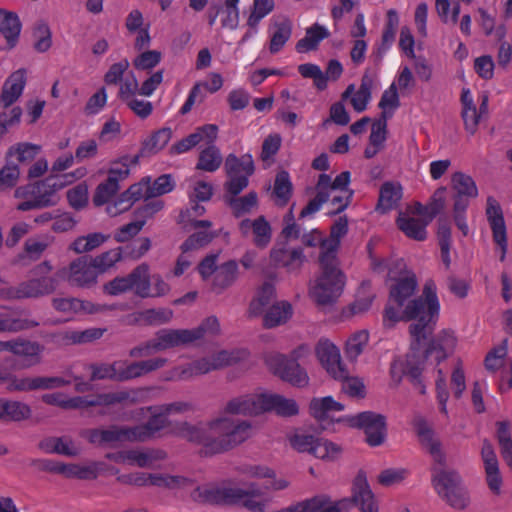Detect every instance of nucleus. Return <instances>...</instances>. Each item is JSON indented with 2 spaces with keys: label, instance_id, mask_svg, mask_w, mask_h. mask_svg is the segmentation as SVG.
<instances>
[{
  "label": "nucleus",
  "instance_id": "f257e3e1",
  "mask_svg": "<svg viewBox=\"0 0 512 512\" xmlns=\"http://www.w3.org/2000/svg\"><path fill=\"white\" fill-rule=\"evenodd\" d=\"M380 244V239H371L367 244V252L373 272L393 281L383 324L385 327H392L399 321L414 320L409 332L411 338L419 342L431 334L439 317L440 303L436 284L432 279L426 280L422 295L414 298L418 287L415 273L407 269L402 259L382 257L378 251Z\"/></svg>",
  "mask_w": 512,
  "mask_h": 512
},
{
  "label": "nucleus",
  "instance_id": "f03ea898",
  "mask_svg": "<svg viewBox=\"0 0 512 512\" xmlns=\"http://www.w3.org/2000/svg\"><path fill=\"white\" fill-rule=\"evenodd\" d=\"M264 414V392L242 394L229 399L221 413L202 425L179 423L174 430L178 436L202 446L205 454L228 451L244 443L253 434L252 423L234 415Z\"/></svg>",
  "mask_w": 512,
  "mask_h": 512
},
{
  "label": "nucleus",
  "instance_id": "7ed1b4c3",
  "mask_svg": "<svg viewBox=\"0 0 512 512\" xmlns=\"http://www.w3.org/2000/svg\"><path fill=\"white\" fill-rule=\"evenodd\" d=\"M414 428L421 445L433 459L432 485L437 494L455 509H464L469 504V496L462 486L459 474L445 467L447 456L442 442L422 418L414 420Z\"/></svg>",
  "mask_w": 512,
  "mask_h": 512
},
{
  "label": "nucleus",
  "instance_id": "20e7f679",
  "mask_svg": "<svg viewBox=\"0 0 512 512\" xmlns=\"http://www.w3.org/2000/svg\"><path fill=\"white\" fill-rule=\"evenodd\" d=\"M426 338L419 342L412 338L411 350L406 358L393 361L390 372L394 381L399 382L404 375L417 380L429 361L439 365L454 353L458 343L453 330L443 329L432 337L424 351H420L419 346Z\"/></svg>",
  "mask_w": 512,
  "mask_h": 512
},
{
  "label": "nucleus",
  "instance_id": "39448f33",
  "mask_svg": "<svg viewBox=\"0 0 512 512\" xmlns=\"http://www.w3.org/2000/svg\"><path fill=\"white\" fill-rule=\"evenodd\" d=\"M151 393L150 388H136L112 393L99 394L93 397H68L64 393H46L41 400L62 409H82L91 406H109L115 403H136L146 400Z\"/></svg>",
  "mask_w": 512,
  "mask_h": 512
},
{
  "label": "nucleus",
  "instance_id": "423d86ee",
  "mask_svg": "<svg viewBox=\"0 0 512 512\" xmlns=\"http://www.w3.org/2000/svg\"><path fill=\"white\" fill-rule=\"evenodd\" d=\"M320 273L310 283L309 296L320 306L334 304L342 295L346 276L339 267L337 259L319 256Z\"/></svg>",
  "mask_w": 512,
  "mask_h": 512
},
{
  "label": "nucleus",
  "instance_id": "0eeeda50",
  "mask_svg": "<svg viewBox=\"0 0 512 512\" xmlns=\"http://www.w3.org/2000/svg\"><path fill=\"white\" fill-rule=\"evenodd\" d=\"M310 353L311 347L304 343L294 348L290 356L275 351L266 352L263 361L275 376L292 386L303 388L309 384V376L298 361L307 358Z\"/></svg>",
  "mask_w": 512,
  "mask_h": 512
},
{
  "label": "nucleus",
  "instance_id": "6e6552de",
  "mask_svg": "<svg viewBox=\"0 0 512 512\" xmlns=\"http://www.w3.org/2000/svg\"><path fill=\"white\" fill-rule=\"evenodd\" d=\"M250 353L245 348L221 350L209 356L195 359L169 371L166 380H189L248 359Z\"/></svg>",
  "mask_w": 512,
  "mask_h": 512
},
{
  "label": "nucleus",
  "instance_id": "1a4fd4ad",
  "mask_svg": "<svg viewBox=\"0 0 512 512\" xmlns=\"http://www.w3.org/2000/svg\"><path fill=\"white\" fill-rule=\"evenodd\" d=\"M52 270V265L44 261L33 269L35 277L21 282L18 286L0 287V298L6 300L38 298L51 294L57 286L53 277L47 276Z\"/></svg>",
  "mask_w": 512,
  "mask_h": 512
},
{
  "label": "nucleus",
  "instance_id": "9d476101",
  "mask_svg": "<svg viewBox=\"0 0 512 512\" xmlns=\"http://www.w3.org/2000/svg\"><path fill=\"white\" fill-rule=\"evenodd\" d=\"M117 480L122 484L135 485V486H156L160 488H190V498L198 503H207L206 501H198L194 499V492L203 486L207 485H222L229 483L231 485H237L235 482L227 480L220 483H206L202 485H194L190 480L176 475L161 474V473H145V472H134L129 474L118 475ZM212 504L211 502H208ZM225 505L224 503H222Z\"/></svg>",
  "mask_w": 512,
  "mask_h": 512
},
{
  "label": "nucleus",
  "instance_id": "9b49d317",
  "mask_svg": "<svg viewBox=\"0 0 512 512\" xmlns=\"http://www.w3.org/2000/svg\"><path fill=\"white\" fill-rule=\"evenodd\" d=\"M350 179L349 171L341 172L334 179L325 173L319 175L315 192L319 193L325 203H330L331 213H340L350 204L353 197V191L349 188Z\"/></svg>",
  "mask_w": 512,
  "mask_h": 512
},
{
  "label": "nucleus",
  "instance_id": "f8f14e48",
  "mask_svg": "<svg viewBox=\"0 0 512 512\" xmlns=\"http://www.w3.org/2000/svg\"><path fill=\"white\" fill-rule=\"evenodd\" d=\"M350 179L349 171L341 172L334 179L325 173L319 175L315 192L319 193L325 203H330L331 213H340L350 204L353 197V191L349 188Z\"/></svg>",
  "mask_w": 512,
  "mask_h": 512
},
{
  "label": "nucleus",
  "instance_id": "ddd939ff",
  "mask_svg": "<svg viewBox=\"0 0 512 512\" xmlns=\"http://www.w3.org/2000/svg\"><path fill=\"white\" fill-rule=\"evenodd\" d=\"M71 383L63 377L21 376L0 369V384H5L9 393H25L36 390H53Z\"/></svg>",
  "mask_w": 512,
  "mask_h": 512
},
{
  "label": "nucleus",
  "instance_id": "4468645a",
  "mask_svg": "<svg viewBox=\"0 0 512 512\" xmlns=\"http://www.w3.org/2000/svg\"><path fill=\"white\" fill-rule=\"evenodd\" d=\"M434 214L426 206L416 203L400 212L397 218L398 228L410 239L424 241L427 237V226Z\"/></svg>",
  "mask_w": 512,
  "mask_h": 512
},
{
  "label": "nucleus",
  "instance_id": "2eb2a0df",
  "mask_svg": "<svg viewBox=\"0 0 512 512\" xmlns=\"http://www.w3.org/2000/svg\"><path fill=\"white\" fill-rule=\"evenodd\" d=\"M189 343H192V341L188 329H164L159 331L152 340L131 349L130 356L135 358L146 357L155 352Z\"/></svg>",
  "mask_w": 512,
  "mask_h": 512
},
{
  "label": "nucleus",
  "instance_id": "dca6fc26",
  "mask_svg": "<svg viewBox=\"0 0 512 512\" xmlns=\"http://www.w3.org/2000/svg\"><path fill=\"white\" fill-rule=\"evenodd\" d=\"M338 421H343V426L364 429L366 440L371 446H378L385 439L386 422L380 414L363 412L357 415H344Z\"/></svg>",
  "mask_w": 512,
  "mask_h": 512
},
{
  "label": "nucleus",
  "instance_id": "f3484780",
  "mask_svg": "<svg viewBox=\"0 0 512 512\" xmlns=\"http://www.w3.org/2000/svg\"><path fill=\"white\" fill-rule=\"evenodd\" d=\"M86 173L85 168H78L73 172L49 176L36 182L39 194L37 203L41 204L42 208L56 205L60 200L58 192L76 180L83 178Z\"/></svg>",
  "mask_w": 512,
  "mask_h": 512
},
{
  "label": "nucleus",
  "instance_id": "a211bd4d",
  "mask_svg": "<svg viewBox=\"0 0 512 512\" xmlns=\"http://www.w3.org/2000/svg\"><path fill=\"white\" fill-rule=\"evenodd\" d=\"M225 169L229 178L227 189L231 194L237 195L247 187L248 178L254 173L252 156L246 154L238 158L236 155L230 154L225 160Z\"/></svg>",
  "mask_w": 512,
  "mask_h": 512
},
{
  "label": "nucleus",
  "instance_id": "6ab92c4d",
  "mask_svg": "<svg viewBox=\"0 0 512 512\" xmlns=\"http://www.w3.org/2000/svg\"><path fill=\"white\" fill-rule=\"evenodd\" d=\"M58 276L72 286L90 288L97 283L99 275L91 259L82 256L72 261L68 267L59 270Z\"/></svg>",
  "mask_w": 512,
  "mask_h": 512
},
{
  "label": "nucleus",
  "instance_id": "aec40b11",
  "mask_svg": "<svg viewBox=\"0 0 512 512\" xmlns=\"http://www.w3.org/2000/svg\"><path fill=\"white\" fill-rule=\"evenodd\" d=\"M315 355L322 368L333 379L346 376V366L342 361L340 349L329 339H320L314 348Z\"/></svg>",
  "mask_w": 512,
  "mask_h": 512
},
{
  "label": "nucleus",
  "instance_id": "412c9836",
  "mask_svg": "<svg viewBox=\"0 0 512 512\" xmlns=\"http://www.w3.org/2000/svg\"><path fill=\"white\" fill-rule=\"evenodd\" d=\"M239 476L251 480H269L264 485L265 491L277 492L287 489L290 481L283 476H278L276 471L265 464H243L236 469Z\"/></svg>",
  "mask_w": 512,
  "mask_h": 512
},
{
  "label": "nucleus",
  "instance_id": "4be33fe9",
  "mask_svg": "<svg viewBox=\"0 0 512 512\" xmlns=\"http://www.w3.org/2000/svg\"><path fill=\"white\" fill-rule=\"evenodd\" d=\"M166 456V452L160 449H129L108 453L106 458L116 463L155 468Z\"/></svg>",
  "mask_w": 512,
  "mask_h": 512
},
{
  "label": "nucleus",
  "instance_id": "5701e85b",
  "mask_svg": "<svg viewBox=\"0 0 512 512\" xmlns=\"http://www.w3.org/2000/svg\"><path fill=\"white\" fill-rule=\"evenodd\" d=\"M310 413L320 423L324 430H329L331 425L342 424L338 421L342 416L337 417L336 413L344 410V405L332 396L314 398L310 402Z\"/></svg>",
  "mask_w": 512,
  "mask_h": 512
},
{
  "label": "nucleus",
  "instance_id": "b1692460",
  "mask_svg": "<svg viewBox=\"0 0 512 512\" xmlns=\"http://www.w3.org/2000/svg\"><path fill=\"white\" fill-rule=\"evenodd\" d=\"M480 100V107L477 108L470 89H462L460 98L462 105L461 116L464 121L466 131L472 135L477 131V127L482 116L487 113L488 96L483 94L481 95Z\"/></svg>",
  "mask_w": 512,
  "mask_h": 512
},
{
  "label": "nucleus",
  "instance_id": "393cba45",
  "mask_svg": "<svg viewBox=\"0 0 512 512\" xmlns=\"http://www.w3.org/2000/svg\"><path fill=\"white\" fill-rule=\"evenodd\" d=\"M486 216L493 233V240L500 248V260L504 261L507 252V233L502 209L497 200L487 198Z\"/></svg>",
  "mask_w": 512,
  "mask_h": 512
},
{
  "label": "nucleus",
  "instance_id": "a878e982",
  "mask_svg": "<svg viewBox=\"0 0 512 512\" xmlns=\"http://www.w3.org/2000/svg\"><path fill=\"white\" fill-rule=\"evenodd\" d=\"M352 501L360 512H379L378 502L363 471L358 472L353 481Z\"/></svg>",
  "mask_w": 512,
  "mask_h": 512
},
{
  "label": "nucleus",
  "instance_id": "bb28decb",
  "mask_svg": "<svg viewBox=\"0 0 512 512\" xmlns=\"http://www.w3.org/2000/svg\"><path fill=\"white\" fill-rule=\"evenodd\" d=\"M481 458L484 465L486 482L492 493L499 495L503 479L499 470V463L492 444L484 440L481 448Z\"/></svg>",
  "mask_w": 512,
  "mask_h": 512
},
{
  "label": "nucleus",
  "instance_id": "cd10ccee",
  "mask_svg": "<svg viewBox=\"0 0 512 512\" xmlns=\"http://www.w3.org/2000/svg\"><path fill=\"white\" fill-rule=\"evenodd\" d=\"M89 441L97 445H115L122 442H138L134 427L113 426L108 429H95L89 432Z\"/></svg>",
  "mask_w": 512,
  "mask_h": 512
},
{
  "label": "nucleus",
  "instance_id": "c85d7f7f",
  "mask_svg": "<svg viewBox=\"0 0 512 512\" xmlns=\"http://www.w3.org/2000/svg\"><path fill=\"white\" fill-rule=\"evenodd\" d=\"M218 127L214 124H206L196 129L195 132L181 139L170 148L171 154L177 155L190 151L199 143L211 144L217 138Z\"/></svg>",
  "mask_w": 512,
  "mask_h": 512
},
{
  "label": "nucleus",
  "instance_id": "c756f323",
  "mask_svg": "<svg viewBox=\"0 0 512 512\" xmlns=\"http://www.w3.org/2000/svg\"><path fill=\"white\" fill-rule=\"evenodd\" d=\"M145 412H149L151 414L150 419L145 425L134 426V431L137 437L138 442H144L164 429L167 425V416L165 412L162 410V406L159 407H149V408H141L138 411V414L144 416Z\"/></svg>",
  "mask_w": 512,
  "mask_h": 512
},
{
  "label": "nucleus",
  "instance_id": "7c9ffc66",
  "mask_svg": "<svg viewBox=\"0 0 512 512\" xmlns=\"http://www.w3.org/2000/svg\"><path fill=\"white\" fill-rule=\"evenodd\" d=\"M239 230L244 237H251L257 247L264 248L271 241V226L263 216L254 220H242L239 224Z\"/></svg>",
  "mask_w": 512,
  "mask_h": 512
},
{
  "label": "nucleus",
  "instance_id": "2f4dec72",
  "mask_svg": "<svg viewBox=\"0 0 512 512\" xmlns=\"http://www.w3.org/2000/svg\"><path fill=\"white\" fill-rule=\"evenodd\" d=\"M451 188L454 192L453 204L458 202L469 206L470 200L478 196V187L474 179L461 171H456L451 175Z\"/></svg>",
  "mask_w": 512,
  "mask_h": 512
},
{
  "label": "nucleus",
  "instance_id": "473e14b6",
  "mask_svg": "<svg viewBox=\"0 0 512 512\" xmlns=\"http://www.w3.org/2000/svg\"><path fill=\"white\" fill-rule=\"evenodd\" d=\"M292 35V22L285 17L273 18L268 27V48L271 54L282 50Z\"/></svg>",
  "mask_w": 512,
  "mask_h": 512
},
{
  "label": "nucleus",
  "instance_id": "72a5a7b5",
  "mask_svg": "<svg viewBox=\"0 0 512 512\" xmlns=\"http://www.w3.org/2000/svg\"><path fill=\"white\" fill-rule=\"evenodd\" d=\"M238 277V263L234 260L227 261L218 267L215 275L208 283L209 289L212 293L220 295L231 287L237 281Z\"/></svg>",
  "mask_w": 512,
  "mask_h": 512
},
{
  "label": "nucleus",
  "instance_id": "f704fd0d",
  "mask_svg": "<svg viewBox=\"0 0 512 512\" xmlns=\"http://www.w3.org/2000/svg\"><path fill=\"white\" fill-rule=\"evenodd\" d=\"M372 98V80L365 76L361 80L359 88L356 90L354 84L347 86L342 94V99H350L353 109L361 113L368 107Z\"/></svg>",
  "mask_w": 512,
  "mask_h": 512
},
{
  "label": "nucleus",
  "instance_id": "c9c22d12",
  "mask_svg": "<svg viewBox=\"0 0 512 512\" xmlns=\"http://www.w3.org/2000/svg\"><path fill=\"white\" fill-rule=\"evenodd\" d=\"M223 85V79L218 73H211L209 75L207 82L197 83L193 86L189 95L180 109L182 114L188 113L193 105L196 102H202L205 98V94L203 93V88L207 89L209 92L214 93L218 91Z\"/></svg>",
  "mask_w": 512,
  "mask_h": 512
},
{
  "label": "nucleus",
  "instance_id": "e433bc0d",
  "mask_svg": "<svg viewBox=\"0 0 512 512\" xmlns=\"http://www.w3.org/2000/svg\"><path fill=\"white\" fill-rule=\"evenodd\" d=\"M26 84L25 71L20 69L13 72L5 81L2 93L0 96V103L4 108H8L22 95Z\"/></svg>",
  "mask_w": 512,
  "mask_h": 512
},
{
  "label": "nucleus",
  "instance_id": "4c0bfd02",
  "mask_svg": "<svg viewBox=\"0 0 512 512\" xmlns=\"http://www.w3.org/2000/svg\"><path fill=\"white\" fill-rule=\"evenodd\" d=\"M275 412L282 417H290L298 414L299 406L292 398H286L280 394L264 392V413Z\"/></svg>",
  "mask_w": 512,
  "mask_h": 512
},
{
  "label": "nucleus",
  "instance_id": "58836bf2",
  "mask_svg": "<svg viewBox=\"0 0 512 512\" xmlns=\"http://www.w3.org/2000/svg\"><path fill=\"white\" fill-rule=\"evenodd\" d=\"M270 256L273 262L285 267L290 272L300 269L305 261L303 251L299 248L286 249L275 246L271 250Z\"/></svg>",
  "mask_w": 512,
  "mask_h": 512
},
{
  "label": "nucleus",
  "instance_id": "ea45409f",
  "mask_svg": "<svg viewBox=\"0 0 512 512\" xmlns=\"http://www.w3.org/2000/svg\"><path fill=\"white\" fill-rule=\"evenodd\" d=\"M43 350L44 347L39 343L27 340L9 341L8 344V351L23 357L28 367L40 363Z\"/></svg>",
  "mask_w": 512,
  "mask_h": 512
},
{
  "label": "nucleus",
  "instance_id": "a19ab883",
  "mask_svg": "<svg viewBox=\"0 0 512 512\" xmlns=\"http://www.w3.org/2000/svg\"><path fill=\"white\" fill-rule=\"evenodd\" d=\"M293 315L292 305L285 300L272 304L265 312L263 325L266 328H275L287 323Z\"/></svg>",
  "mask_w": 512,
  "mask_h": 512
},
{
  "label": "nucleus",
  "instance_id": "79ce46f5",
  "mask_svg": "<svg viewBox=\"0 0 512 512\" xmlns=\"http://www.w3.org/2000/svg\"><path fill=\"white\" fill-rule=\"evenodd\" d=\"M131 291L141 298H149L150 293V267L142 263L134 268L128 275Z\"/></svg>",
  "mask_w": 512,
  "mask_h": 512
},
{
  "label": "nucleus",
  "instance_id": "37998d69",
  "mask_svg": "<svg viewBox=\"0 0 512 512\" xmlns=\"http://www.w3.org/2000/svg\"><path fill=\"white\" fill-rule=\"evenodd\" d=\"M32 415L31 407L22 401L2 398L1 420L8 422H21Z\"/></svg>",
  "mask_w": 512,
  "mask_h": 512
},
{
  "label": "nucleus",
  "instance_id": "c03bdc74",
  "mask_svg": "<svg viewBox=\"0 0 512 512\" xmlns=\"http://www.w3.org/2000/svg\"><path fill=\"white\" fill-rule=\"evenodd\" d=\"M348 221L346 217H340L332 226L330 237L322 242V254L337 259L336 253L340 246L341 238L347 234Z\"/></svg>",
  "mask_w": 512,
  "mask_h": 512
},
{
  "label": "nucleus",
  "instance_id": "a18cd8bd",
  "mask_svg": "<svg viewBox=\"0 0 512 512\" xmlns=\"http://www.w3.org/2000/svg\"><path fill=\"white\" fill-rule=\"evenodd\" d=\"M402 198V187L400 184L386 182L381 186L377 210L385 213L394 209Z\"/></svg>",
  "mask_w": 512,
  "mask_h": 512
},
{
  "label": "nucleus",
  "instance_id": "49530a36",
  "mask_svg": "<svg viewBox=\"0 0 512 512\" xmlns=\"http://www.w3.org/2000/svg\"><path fill=\"white\" fill-rule=\"evenodd\" d=\"M14 196L19 200L16 206V209L19 211L42 208V205L37 203L39 201V194L36 182L18 187L14 192Z\"/></svg>",
  "mask_w": 512,
  "mask_h": 512
},
{
  "label": "nucleus",
  "instance_id": "de8ad7c7",
  "mask_svg": "<svg viewBox=\"0 0 512 512\" xmlns=\"http://www.w3.org/2000/svg\"><path fill=\"white\" fill-rule=\"evenodd\" d=\"M275 297V287L270 282L263 283L255 292L248 312L251 316L262 315L270 301Z\"/></svg>",
  "mask_w": 512,
  "mask_h": 512
},
{
  "label": "nucleus",
  "instance_id": "09e8293b",
  "mask_svg": "<svg viewBox=\"0 0 512 512\" xmlns=\"http://www.w3.org/2000/svg\"><path fill=\"white\" fill-rule=\"evenodd\" d=\"M41 449L46 453H56L65 456H76L79 447L67 437H52L41 442Z\"/></svg>",
  "mask_w": 512,
  "mask_h": 512
},
{
  "label": "nucleus",
  "instance_id": "8fccbe9b",
  "mask_svg": "<svg viewBox=\"0 0 512 512\" xmlns=\"http://www.w3.org/2000/svg\"><path fill=\"white\" fill-rule=\"evenodd\" d=\"M21 31V23L16 13L0 8V33L11 46L14 45Z\"/></svg>",
  "mask_w": 512,
  "mask_h": 512
},
{
  "label": "nucleus",
  "instance_id": "3c124183",
  "mask_svg": "<svg viewBox=\"0 0 512 512\" xmlns=\"http://www.w3.org/2000/svg\"><path fill=\"white\" fill-rule=\"evenodd\" d=\"M330 35L328 29L322 25L314 24L306 30L305 36L296 44L299 53H305L315 49L318 44Z\"/></svg>",
  "mask_w": 512,
  "mask_h": 512
},
{
  "label": "nucleus",
  "instance_id": "603ef678",
  "mask_svg": "<svg viewBox=\"0 0 512 512\" xmlns=\"http://www.w3.org/2000/svg\"><path fill=\"white\" fill-rule=\"evenodd\" d=\"M369 342L367 330H359L351 334L346 340L344 353L349 361H355L364 352Z\"/></svg>",
  "mask_w": 512,
  "mask_h": 512
},
{
  "label": "nucleus",
  "instance_id": "864d4df0",
  "mask_svg": "<svg viewBox=\"0 0 512 512\" xmlns=\"http://www.w3.org/2000/svg\"><path fill=\"white\" fill-rule=\"evenodd\" d=\"M108 238L109 236L100 232L90 233L76 238L70 248L79 254L90 252L103 245Z\"/></svg>",
  "mask_w": 512,
  "mask_h": 512
},
{
  "label": "nucleus",
  "instance_id": "5fc2aeb1",
  "mask_svg": "<svg viewBox=\"0 0 512 512\" xmlns=\"http://www.w3.org/2000/svg\"><path fill=\"white\" fill-rule=\"evenodd\" d=\"M208 145L200 152L196 168L206 172H214L222 164V155L216 146Z\"/></svg>",
  "mask_w": 512,
  "mask_h": 512
},
{
  "label": "nucleus",
  "instance_id": "6e6d98bb",
  "mask_svg": "<svg viewBox=\"0 0 512 512\" xmlns=\"http://www.w3.org/2000/svg\"><path fill=\"white\" fill-rule=\"evenodd\" d=\"M123 257V249L120 247L110 249L95 257H89L98 273V275L107 272L115 266Z\"/></svg>",
  "mask_w": 512,
  "mask_h": 512
},
{
  "label": "nucleus",
  "instance_id": "4d7b16f0",
  "mask_svg": "<svg viewBox=\"0 0 512 512\" xmlns=\"http://www.w3.org/2000/svg\"><path fill=\"white\" fill-rule=\"evenodd\" d=\"M213 194L211 183L194 176L188 179V196L190 201H208Z\"/></svg>",
  "mask_w": 512,
  "mask_h": 512
},
{
  "label": "nucleus",
  "instance_id": "13d9d810",
  "mask_svg": "<svg viewBox=\"0 0 512 512\" xmlns=\"http://www.w3.org/2000/svg\"><path fill=\"white\" fill-rule=\"evenodd\" d=\"M342 449L339 445L324 439L317 438L311 455L324 461H334L341 455Z\"/></svg>",
  "mask_w": 512,
  "mask_h": 512
},
{
  "label": "nucleus",
  "instance_id": "bf43d9fd",
  "mask_svg": "<svg viewBox=\"0 0 512 512\" xmlns=\"http://www.w3.org/2000/svg\"><path fill=\"white\" fill-rule=\"evenodd\" d=\"M104 332L105 329L97 327L88 328L82 331H67L64 334L63 339L66 341V343L70 344L89 343L97 339H100L103 336Z\"/></svg>",
  "mask_w": 512,
  "mask_h": 512
},
{
  "label": "nucleus",
  "instance_id": "052dcab7",
  "mask_svg": "<svg viewBox=\"0 0 512 512\" xmlns=\"http://www.w3.org/2000/svg\"><path fill=\"white\" fill-rule=\"evenodd\" d=\"M317 437L302 431L297 430L288 436L290 446L299 453L311 454Z\"/></svg>",
  "mask_w": 512,
  "mask_h": 512
},
{
  "label": "nucleus",
  "instance_id": "680f3d73",
  "mask_svg": "<svg viewBox=\"0 0 512 512\" xmlns=\"http://www.w3.org/2000/svg\"><path fill=\"white\" fill-rule=\"evenodd\" d=\"M172 131L169 128H163L155 132L143 144V153L155 154L162 150L170 141Z\"/></svg>",
  "mask_w": 512,
  "mask_h": 512
},
{
  "label": "nucleus",
  "instance_id": "e2e57ef3",
  "mask_svg": "<svg viewBox=\"0 0 512 512\" xmlns=\"http://www.w3.org/2000/svg\"><path fill=\"white\" fill-rule=\"evenodd\" d=\"M399 105L400 100L398 90H396V84H391L383 92L379 102V107L382 110V117L384 119L390 118Z\"/></svg>",
  "mask_w": 512,
  "mask_h": 512
},
{
  "label": "nucleus",
  "instance_id": "0e129e2a",
  "mask_svg": "<svg viewBox=\"0 0 512 512\" xmlns=\"http://www.w3.org/2000/svg\"><path fill=\"white\" fill-rule=\"evenodd\" d=\"M274 9V0H253L252 11L248 17L247 25L251 29L257 28L263 18Z\"/></svg>",
  "mask_w": 512,
  "mask_h": 512
},
{
  "label": "nucleus",
  "instance_id": "69168bd1",
  "mask_svg": "<svg viewBox=\"0 0 512 512\" xmlns=\"http://www.w3.org/2000/svg\"><path fill=\"white\" fill-rule=\"evenodd\" d=\"M279 205H285L292 193V183L289 174L281 171L276 175L273 191Z\"/></svg>",
  "mask_w": 512,
  "mask_h": 512
},
{
  "label": "nucleus",
  "instance_id": "338daca9",
  "mask_svg": "<svg viewBox=\"0 0 512 512\" xmlns=\"http://www.w3.org/2000/svg\"><path fill=\"white\" fill-rule=\"evenodd\" d=\"M191 341L194 342L205 336H214L220 332L219 320L215 316H209L196 328L188 329Z\"/></svg>",
  "mask_w": 512,
  "mask_h": 512
},
{
  "label": "nucleus",
  "instance_id": "774afa93",
  "mask_svg": "<svg viewBox=\"0 0 512 512\" xmlns=\"http://www.w3.org/2000/svg\"><path fill=\"white\" fill-rule=\"evenodd\" d=\"M40 149L41 147L39 145L20 143L9 149L8 156L16 158L20 163H28L38 155Z\"/></svg>",
  "mask_w": 512,
  "mask_h": 512
}]
</instances>
